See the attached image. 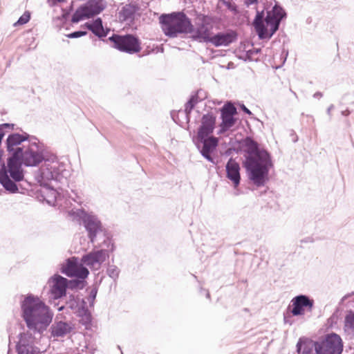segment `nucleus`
I'll list each match as a JSON object with an SVG mask.
<instances>
[{
  "label": "nucleus",
  "mask_w": 354,
  "mask_h": 354,
  "mask_svg": "<svg viewBox=\"0 0 354 354\" xmlns=\"http://www.w3.org/2000/svg\"><path fill=\"white\" fill-rule=\"evenodd\" d=\"M31 138L27 133H14L10 134L6 139V149L12 156L8 159L7 165L3 163L1 166L0 184L9 193L19 192L16 183L21 181L24 176L19 157L24 149V145H28Z\"/></svg>",
  "instance_id": "obj_1"
},
{
  "label": "nucleus",
  "mask_w": 354,
  "mask_h": 354,
  "mask_svg": "<svg viewBox=\"0 0 354 354\" xmlns=\"http://www.w3.org/2000/svg\"><path fill=\"white\" fill-rule=\"evenodd\" d=\"M245 147L244 167L248 178L257 187H263L269 180V171L273 164L270 154L260 149L259 144L250 137L243 140Z\"/></svg>",
  "instance_id": "obj_2"
},
{
  "label": "nucleus",
  "mask_w": 354,
  "mask_h": 354,
  "mask_svg": "<svg viewBox=\"0 0 354 354\" xmlns=\"http://www.w3.org/2000/svg\"><path fill=\"white\" fill-rule=\"evenodd\" d=\"M21 317L26 326L41 334L52 322L53 313L37 296L28 294L21 301Z\"/></svg>",
  "instance_id": "obj_3"
},
{
  "label": "nucleus",
  "mask_w": 354,
  "mask_h": 354,
  "mask_svg": "<svg viewBox=\"0 0 354 354\" xmlns=\"http://www.w3.org/2000/svg\"><path fill=\"white\" fill-rule=\"evenodd\" d=\"M286 17V12L277 3L267 12L263 21V11H257L253 21L255 30L261 39H270L278 30L281 20Z\"/></svg>",
  "instance_id": "obj_4"
},
{
  "label": "nucleus",
  "mask_w": 354,
  "mask_h": 354,
  "mask_svg": "<svg viewBox=\"0 0 354 354\" xmlns=\"http://www.w3.org/2000/svg\"><path fill=\"white\" fill-rule=\"evenodd\" d=\"M159 20L162 32L171 38L177 37L181 34L191 33L193 31L191 20L183 12L163 14L160 17Z\"/></svg>",
  "instance_id": "obj_5"
},
{
  "label": "nucleus",
  "mask_w": 354,
  "mask_h": 354,
  "mask_svg": "<svg viewBox=\"0 0 354 354\" xmlns=\"http://www.w3.org/2000/svg\"><path fill=\"white\" fill-rule=\"evenodd\" d=\"M66 167L64 163L57 160L55 157L48 158L35 175V178L41 186L44 187H46L48 181L50 180L63 182L70 176V171Z\"/></svg>",
  "instance_id": "obj_6"
},
{
  "label": "nucleus",
  "mask_w": 354,
  "mask_h": 354,
  "mask_svg": "<svg viewBox=\"0 0 354 354\" xmlns=\"http://www.w3.org/2000/svg\"><path fill=\"white\" fill-rule=\"evenodd\" d=\"M47 160L44 145L35 137H32L28 145H24V149L19 157L21 165L23 164L26 167H36Z\"/></svg>",
  "instance_id": "obj_7"
},
{
  "label": "nucleus",
  "mask_w": 354,
  "mask_h": 354,
  "mask_svg": "<svg viewBox=\"0 0 354 354\" xmlns=\"http://www.w3.org/2000/svg\"><path fill=\"white\" fill-rule=\"evenodd\" d=\"M70 214L74 219L82 221L88 232V236L92 243H95V239L98 234L101 233L104 234L102 223L96 216L88 214L81 209L72 210Z\"/></svg>",
  "instance_id": "obj_8"
},
{
  "label": "nucleus",
  "mask_w": 354,
  "mask_h": 354,
  "mask_svg": "<svg viewBox=\"0 0 354 354\" xmlns=\"http://www.w3.org/2000/svg\"><path fill=\"white\" fill-rule=\"evenodd\" d=\"M113 43V47L120 51L134 54L140 51L139 39L132 35H120L113 34L108 39Z\"/></svg>",
  "instance_id": "obj_9"
},
{
  "label": "nucleus",
  "mask_w": 354,
  "mask_h": 354,
  "mask_svg": "<svg viewBox=\"0 0 354 354\" xmlns=\"http://www.w3.org/2000/svg\"><path fill=\"white\" fill-rule=\"evenodd\" d=\"M106 6V3L104 0H89L76 10L71 21L77 23L83 19L92 17L100 14L105 9Z\"/></svg>",
  "instance_id": "obj_10"
},
{
  "label": "nucleus",
  "mask_w": 354,
  "mask_h": 354,
  "mask_svg": "<svg viewBox=\"0 0 354 354\" xmlns=\"http://www.w3.org/2000/svg\"><path fill=\"white\" fill-rule=\"evenodd\" d=\"M317 354H341L343 350L342 339L335 333L328 335L326 338L315 344Z\"/></svg>",
  "instance_id": "obj_11"
},
{
  "label": "nucleus",
  "mask_w": 354,
  "mask_h": 354,
  "mask_svg": "<svg viewBox=\"0 0 354 354\" xmlns=\"http://www.w3.org/2000/svg\"><path fill=\"white\" fill-rule=\"evenodd\" d=\"M61 271L68 277H76L82 279H86L89 274L88 268L76 257L68 259L62 264Z\"/></svg>",
  "instance_id": "obj_12"
},
{
  "label": "nucleus",
  "mask_w": 354,
  "mask_h": 354,
  "mask_svg": "<svg viewBox=\"0 0 354 354\" xmlns=\"http://www.w3.org/2000/svg\"><path fill=\"white\" fill-rule=\"evenodd\" d=\"M109 256L106 250H93L84 254L81 258V262L86 268L88 267L92 270H99Z\"/></svg>",
  "instance_id": "obj_13"
},
{
  "label": "nucleus",
  "mask_w": 354,
  "mask_h": 354,
  "mask_svg": "<svg viewBox=\"0 0 354 354\" xmlns=\"http://www.w3.org/2000/svg\"><path fill=\"white\" fill-rule=\"evenodd\" d=\"M291 313L294 316L304 315L306 309L311 311L313 307L314 301L309 297L305 295H299L295 297L292 300Z\"/></svg>",
  "instance_id": "obj_14"
},
{
  "label": "nucleus",
  "mask_w": 354,
  "mask_h": 354,
  "mask_svg": "<svg viewBox=\"0 0 354 354\" xmlns=\"http://www.w3.org/2000/svg\"><path fill=\"white\" fill-rule=\"evenodd\" d=\"M236 113V109L233 104L228 103L224 105L221 109L222 122L220 124L218 134L223 133L234 125L236 119L234 115Z\"/></svg>",
  "instance_id": "obj_15"
},
{
  "label": "nucleus",
  "mask_w": 354,
  "mask_h": 354,
  "mask_svg": "<svg viewBox=\"0 0 354 354\" xmlns=\"http://www.w3.org/2000/svg\"><path fill=\"white\" fill-rule=\"evenodd\" d=\"M50 292L54 299H59L66 295L68 287L67 279L55 274L48 280Z\"/></svg>",
  "instance_id": "obj_16"
},
{
  "label": "nucleus",
  "mask_w": 354,
  "mask_h": 354,
  "mask_svg": "<svg viewBox=\"0 0 354 354\" xmlns=\"http://www.w3.org/2000/svg\"><path fill=\"white\" fill-rule=\"evenodd\" d=\"M201 122L198 129V139L208 137L213 133L216 127V116L212 113L204 114Z\"/></svg>",
  "instance_id": "obj_17"
},
{
  "label": "nucleus",
  "mask_w": 354,
  "mask_h": 354,
  "mask_svg": "<svg viewBox=\"0 0 354 354\" xmlns=\"http://www.w3.org/2000/svg\"><path fill=\"white\" fill-rule=\"evenodd\" d=\"M33 338L28 333L21 334L17 345L18 354H39V349L32 346Z\"/></svg>",
  "instance_id": "obj_18"
},
{
  "label": "nucleus",
  "mask_w": 354,
  "mask_h": 354,
  "mask_svg": "<svg viewBox=\"0 0 354 354\" xmlns=\"http://www.w3.org/2000/svg\"><path fill=\"white\" fill-rule=\"evenodd\" d=\"M237 35L234 30L219 32L212 36L210 43L215 47L228 46L236 40Z\"/></svg>",
  "instance_id": "obj_19"
},
{
  "label": "nucleus",
  "mask_w": 354,
  "mask_h": 354,
  "mask_svg": "<svg viewBox=\"0 0 354 354\" xmlns=\"http://www.w3.org/2000/svg\"><path fill=\"white\" fill-rule=\"evenodd\" d=\"M200 142L203 144V147L201 150L202 156L208 161L214 162V159L211 156V153L213 152L218 144V139L214 136H208L203 139H198Z\"/></svg>",
  "instance_id": "obj_20"
},
{
  "label": "nucleus",
  "mask_w": 354,
  "mask_h": 354,
  "mask_svg": "<svg viewBox=\"0 0 354 354\" xmlns=\"http://www.w3.org/2000/svg\"><path fill=\"white\" fill-rule=\"evenodd\" d=\"M227 178L230 180L234 187L236 188L239 186L241 180L240 166L237 162L233 158H230L225 165Z\"/></svg>",
  "instance_id": "obj_21"
},
{
  "label": "nucleus",
  "mask_w": 354,
  "mask_h": 354,
  "mask_svg": "<svg viewBox=\"0 0 354 354\" xmlns=\"http://www.w3.org/2000/svg\"><path fill=\"white\" fill-rule=\"evenodd\" d=\"M71 322H55L50 326L51 335L54 337H63L73 329Z\"/></svg>",
  "instance_id": "obj_22"
},
{
  "label": "nucleus",
  "mask_w": 354,
  "mask_h": 354,
  "mask_svg": "<svg viewBox=\"0 0 354 354\" xmlns=\"http://www.w3.org/2000/svg\"><path fill=\"white\" fill-rule=\"evenodd\" d=\"M191 37L193 40L198 42L210 43L212 36L208 28L205 25H201L196 30L193 28Z\"/></svg>",
  "instance_id": "obj_23"
},
{
  "label": "nucleus",
  "mask_w": 354,
  "mask_h": 354,
  "mask_svg": "<svg viewBox=\"0 0 354 354\" xmlns=\"http://www.w3.org/2000/svg\"><path fill=\"white\" fill-rule=\"evenodd\" d=\"M85 26L89 30H91L95 35H96L99 38L106 37L110 30L108 28L104 30L102 25V21L100 18L96 19L92 23H86Z\"/></svg>",
  "instance_id": "obj_24"
},
{
  "label": "nucleus",
  "mask_w": 354,
  "mask_h": 354,
  "mask_svg": "<svg viewBox=\"0 0 354 354\" xmlns=\"http://www.w3.org/2000/svg\"><path fill=\"white\" fill-rule=\"evenodd\" d=\"M136 11V7L132 4H126L119 12V19L120 21H131L133 19Z\"/></svg>",
  "instance_id": "obj_25"
},
{
  "label": "nucleus",
  "mask_w": 354,
  "mask_h": 354,
  "mask_svg": "<svg viewBox=\"0 0 354 354\" xmlns=\"http://www.w3.org/2000/svg\"><path fill=\"white\" fill-rule=\"evenodd\" d=\"M344 328L348 335L354 336V312L350 311L346 315Z\"/></svg>",
  "instance_id": "obj_26"
},
{
  "label": "nucleus",
  "mask_w": 354,
  "mask_h": 354,
  "mask_svg": "<svg viewBox=\"0 0 354 354\" xmlns=\"http://www.w3.org/2000/svg\"><path fill=\"white\" fill-rule=\"evenodd\" d=\"M80 302L81 301L80 300V299H76L73 296H70V299H68V301H66V307L71 308L75 313H78L79 311L81 310L80 308H82V304L81 303L80 306Z\"/></svg>",
  "instance_id": "obj_27"
},
{
  "label": "nucleus",
  "mask_w": 354,
  "mask_h": 354,
  "mask_svg": "<svg viewBox=\"0 0 354 354\" xmlns=\"http://www.w3.org/2000/svg\"><path fill=\"white\" fill-rule=\"evenodd\" d=\"M78 315L81 317L80 319V322L87 327L91 322V315L88 312V310L84 308V306H82V309L78 312Z\"/></svg>",
  "instance_id": "obj_28"
},
{
  "label": "nucleus",
  "mask_w": 354,
  "mask_h": 354,
  "mask_svg": "<svg viewBox=\"0 0 354 354\" xmlns=\"http://www.w3.org/2000/svg\"><path fill=\"white\" fill-rule=\"evenodd\" d=\"M97 293V289L96 287L93 288L88 294V296L86 299H83L81 300V303L82 304V306H84V305L86 304L87 302L89 303L90 307L93 306L95 299L96 298V295Z\"/></svg>",
  "instance_id": "obj_29"
},
{
  "label": "nucleus",
  "mask_w": 354,
  "mask_h": 354,
  "mask_svg": "<svg viewBox=\"0 0 354 354\" xmlns=\"http://www.w3.org/2000/svg\"><path fill=\"white\" fill-rule=\"evenodd\" d=\"M120 270L118 268L115 266H110L107 269L108 275L112 279L118 278L119 275Z\"/></svg>",
  "instance_id": "obj_30"
},
{
  "label": "nucleus",
  "mask_w": 354,
  "mask_h": 354,
  "mask_svg": "<svg viewBox=\"0 0 354 354\" xmlns=\"http://www.w3.org/2000/svg\"><path fill=\"white\" fill-rule=\"evenodd\" d=\"M46 192H47L48 197L49 198L46 199L47 202L48 203H53L57 198V191L54 189L46 188Z\"/></svg>",
  "instance_id": "obj_31"
},
{
  "label": "nucleus",
  "mask_w": 354,
  "mask_h": 354,
  "mask_svg": "<svg viewBox=\"0 0 354 354\" xmlns=\"http://www.w3.org/2000/svg\"><path fill=\"white\" fill-rule=\"evenodd\" d=\"M30 16L29 12H26L21 15L15 24L23 25L28 22Z\"/></svg>",
  "instance_id": "obj_32"
},
{
  "label": "nucleus",
  "mask_w": 354,
  "mask_h": 354,
  "mask_svg": "<svg viewBox=\"0 0 354 354\" xmlns=\"http://www.w3.org/2000/svg\"><path fill=\"white\" fill-rule=\"evenodd\" d=\"M225 5L227 8V9L230 10L231 12H232L234 14L237 13V7L234 2L225 1Z\"/></svg>",
  "instance_id": "obj_33"
},
{
  "label": "nucleus",
  "mask_w": 354,
  "mask_h": 354,
  "mask_svg": "<svg viewBox=\"0 0 354 354\" xmlns=\"http://www.w3.org/2000/svg\"><path fill=\"white\" fill-rule=\"evenodd\" d=\"M86 33H87L86 31H82V30L75 31L73 32L68 34L67 35V37L68 38H78L82 36L86 35Z\"/></svg>",
  "instance_id": "obj_34"
},
{
  "label": "nucleus",
  "mask_w": 354,
  "mask_h": 354,
  "mask_svg": "<svg viewBox=\"0 0 354 354\" xmlns=\"http://www.w3.org/2000/svg\"><path fill=\"white\" fill-rule=\"evenodd\" d=\"M196 104L195 100L194 97H192L185 104V111L190 112L194 108Z\"/></svg>",
  "instance_id": "obj_35"
},
{
  "label": "nucleus",
  "mask_w": 354,
  "mask_h": 354,
  "mask_svg": "<svg viewBox=\"0 0 354 354\" xmlns=\"http://www.w3.org/2000/svg\"><path fill=\"white\" fill-rule=\"evenodd\" d=\"M244 3L247 6L257 3V0H244Z\"/></svg>",
  "instance_id": "obj_36"
},
{
  "label": "nucleus",
  "mask_w": 354,
  "mask_h": 354,
  "mask_svg": "<svg viewBox=\"0 0 354 354\" xmlns=\"http://www.w3.org/2000/svg\"><path fill=\"white\" fill-rule=\"evenodd\" d=\"M241 109L246 114L252 115V112L244 104L241 106Z\"/></svg>",
  "instance_id": "obj_37"
},
{
  "label": "nucleus",
  "mask_w": 354,
  "mask_h": 354,
  "mask_svg": "<svg viewBox=\"0 0 354 354\" xmlns=\"http://www.w3.org/2000/svg\"><path fill=\"white\" fill-rule=\"evenodd\" d=\"M351 113L350 111L346 109L345 111H342V115H344V116H348Z\"/></svg>",
  "instance_id": "obj_38"
},
{
  "label": "nucleus",
  "mask_w": 354,
  "mask_h": 354,
  "mask_svg": "<svg viewBox=\"0 0 354 354\" xmlns=\"http://www.w3.org/2000/svg\"><path fill=\"white\" fill-rule=\"evenodd\" d=\"M334 109V106L331 104L328 109H327V113L330 115L331 111Z\"/></svg>",
  "instance_id": "obj_39"
},
{
  "label": "nucleus",
  "mask_w": 354,
  "mask_h": 354,
  "mask_svg": "<svg viewBox=\"0 0 354 354\" xmlns=\"http://www.w3.org/2000/svg\"><path fill=\"white\" fill-rule=\"evenodd\" d=\"M322 96V94L320 92H317L313 95L314 97H321Z\"/></svg>",
  "instance_id": "obj_40"
},
{
  "label": "nucleus",
  "mask_w": 354,
  "mask_h": 354,
  "mask_svg": "<svg viewBox=\"0 0 354 354\" xmlns=\"http://www.w3.org/2000/svg\"><path fill=\"white\" fill-rule=\"evenodd\" d=\"M284 322H285V323H289L290 324H291V322H289V320L286 316L284 317Z\"/></svg>",
  "instance_id": "obj_41"
},
{
  "label": "nucleus",
  "mask_w": 354,
  "mask_h": 354,
  "mask_svg": "<svg viewBox=\"0 0 354 354\" xmlns=\"http://www.w3.org/2000/svg\"><path fill=\"white\" fill-rule=\"evenodd\" d=\"M290 91L293 93V95L295 96V97H297V95L295 92L292 91V90H290Z\"/></svg>",
  "instance_id": "obj_42"
},
{
  "label": "nucleus",
  "mask_w": 354,
  "mask_h": 354,
  "mask_svg": "<svg viewBox=\"0 0 354 354\" xmlns=\"http://www.w3.org/2000/svg\"><path fill=\"white\" fill-rule=\"evenodd\" d=\"M64 308V306H61V307H59V310H63Z\"/></svg>",
  "instance_id": "obj_43"
},
{
  "label": "nucleus",
  "mask_w": 354,
  "mask_h": 354,
  "mask_svg": "<svg viewBox=\"0 0 354 354\" xmlns=\"http://www.w3.org/2000/svg\"><path fill=\"white\" fill-rule=\"evenodd\" d=\"M206 297H207V298H209V293L208 292H207V293H206Z\"/></svg>",
  "instance_id": "obj_44"
},
{
  "label": "nucleus",
  "mask_w": 354,
  "mask_h": 354,
  "mask_svg": "<svg viewBox=\"0 0 354 354\" xmlns=\"http://www.w3.org/2000/svg\"><path fill=\"white\" fill-rule=\"evenodd\" d=\"M254 50H255V52H256L257 53H258L259 52V50H259V49H255Z\"/></svg>",
  "instance_id": "obj_45"
},
{
  "label": "nucleus",
  "mask_w": 354,
  "mask_h": 354,
  "mask_svg": "<svg viewBox=\"0 0 354 354\" xmlns=\"http://www.w3.org/2000/svg\"><path fill=\"white\" fill-rule=\"evenodd\" d=\"M57 1L59 2H62V1H64L65 0H57Z\"/></svg>",
  "instance_id": "obj_46"
}]
</instances>
